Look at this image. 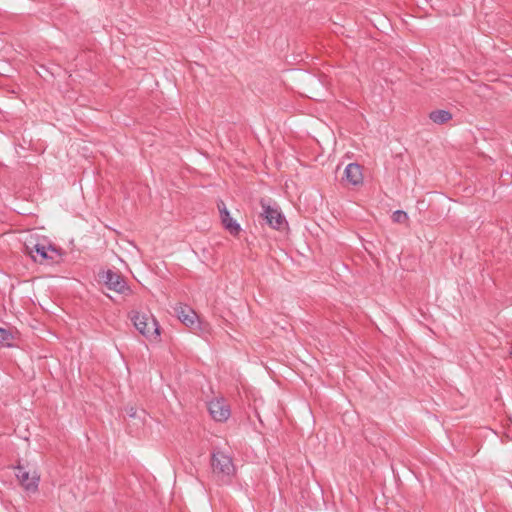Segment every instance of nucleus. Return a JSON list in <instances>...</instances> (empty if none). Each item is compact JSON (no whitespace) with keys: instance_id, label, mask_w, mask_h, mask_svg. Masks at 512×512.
Segmentation results:
<instances>
[{"instance_id":"obj_7","label":"nucleus","mask_w":512,"mask_h":512,"mask_svg":"<svg viewBox=\"0 0 512 512\" xmlns=\"http://www.w3.org/2000/svg\"><path fill=\"white\" fill-rule=\"evenodd\" d=\"M208 409L212 418L223 422L230 417V408L222 398H216L209 402Z\"/></svg>"},{"instance_id":"obj_10","label":"nucleus","mask_w":512,"mask_h":512,"mask_svg":"<svg viewBox=\"0 0 512 512\" xmlns=\"http://www.w3.org/2000/svg\"><path fill=\"white\" fill-rule=\"evenodd\" d=\"M344 179L354 186L361 184L363 182L361 166L357 163L348 164L344 170Z\"/></svg>"},{"instance_id":"obj_1","label":"nucleus","mask_w":512,"mask_h":512,"mask_svg":"<svg viewBox=\"0 0 512 512\" xmlns=\"http://www.w3.org/2000/svg\"><path fill=\"white\" fill-rule=\"evenodd\" d=\"M130 319L139 333L147 340L151 342L159 341L160 327L157 320L151 314L132 311L130 313Z\"/></svg>"},{"instance_id":"obj_11","label":"nucleus","mask_w":512,"mask_h":512,"mask_svg":"<svg viewBox=\"0 0 512 512\" xmlns=\"http://www.w3.org/2000/svg\"><path fill=\"white\" fill-rule=\"evenodd\" d=\"M451 118V113L446 110H436L430 113V119L437 124H444Z\"/></svg>"},{"instance_id":"obj_9","label":"nucleus","mask_w":512,"mask_h":512,"mask_svg":"<svg viewBox=\"0 0 512 512\" xmlns=\"http://www.w3.org/2000/svg\"><path fill=\"white\" fill-rule=\"evenodd\" d=\"M218 209H219L221 221H222V224L224 225V227L232 235H237L241 230L240 225L236 221L233 220V218L230 216V213L227 210L225 204L222 201L218 204Z\"/></svg>"},{"instance_id":"obj_12","label":"nucleus","mask_w":512,"mask_h":512,"mask_svg":"<svg viewBox=\"0 0 512 512\" xmlns=\"http://www.w3.org/2000/svg\"><path fill=\"white\" fill-rule=\"evenodd\" d=\"M12 339L13 336L9 330L0 328V344L10 346V341Z\"/></svg>"},{"instance_id":"obj_4","label":"nucleus","mask_w":512,"mask_h":512,"mask_svg":"<svg viewBox=\"0 0 512 512\" xmlns=\"http://www.w3.org/2000/svg\"><path fill=\"white\" fill-rule=\"evenodd\" d=\"M261 206V216L270 227L281 230L286 226V220L277 207L271 206L265 200H261Z\"/></svg>"},{"instance_id":"obj_13","label":"nucleus","mask_w":512,"mask_h":512,"mask_svg":"<svg viewBox=\"0 0 512 512\" xmlns=\"http://www.w3.org/2000/svg\"><path fill=\"white\" fill-rule=\"evenodd\" d=\"M392 219L396 223H405L408 220V215L402 210H397L393 213Z\"/></svg>"},{"instance_id":"obj_6","label":"nucleus","mask_w":512,"mask_h":512,"mask_svg":"<svg viewBox=\"0 0 512 512\" xmlns=\"http://www.w3.org/2000/svg\"><path fill=\"white\" fill-rule=\"evenodd\" d=\"M16 477L21 484V486L28 492L34 493L38 489L39 476L36 472L32 475L29 471L25 469V467L18 465L16 467Z\"/></svg>"},{"instance_id":"obj_3","label":"nucleus","mask_w":512,"mask_h":512,"mask_svg":"<svg viewBox=\"0 0 512 512\" xmlns=\"http://www.w3.org/2000/svg\"><path fill=\"white\" fill-rule=\"evenodd\" d=\"M25 248L34 261L43 262L44 260H55L59 255L56 248L51 245L34 243L32 240H29L25 244Z\"/></svg>"},{"instance_id":"obj_14","label":"nucleus","mask_w":512,"mask_h":512,"mask_svg":"<svg viewBox=\"0 0 512 512\" xmlns=\"http://www.w3.org/2000/svg\"><path fill=\"white\" fill-rule=\"evenodd\" d=\"M126 412L129 417L135 418L137 416V409L134 407L127 408Z\"/></svg>"},{"instance_id":"obj_2","label":"nucleus","mask_w":512,"mask_h":512,"mask_svg":"<svg viewBox=\"0 0 512 512\" xmlns=\"http://www.w3.org/2000/svg\"><path fill=\"white\" fill-rule=\"evenodd\" d=\"M213 473L224 483H230L235 474V466L232 457L222 451H215L211 456Z\"/></svg>"},{"instance_id":"obj_8","label":"nucleus","mask_w":512,"mask_h":512,"mask_svg":"<svg viewBox=\"0 0 512 512\" xmlns=\"http://www.w3.org/2000/svg\"><path fill=\"white\" fill-rule=\"evenodd\" d=\"M175 313H176L178 319L186 326L200 327V323H198L197 313L189 306L180 304L175 308Z\"/></svg>"},{"instance_id":"obj_5","label":"nucleus","mask_w":512,"mask_h":512,"mask_svg":"<svg viewBox=\"0 0 512 512\" xmlns=\"http://www.w3.org/2000/svg\"><path fill=\"white\" fill-rule=\"evenodd\" d=\"M102 279H103L104 283L106 284V286L110 290H114L115 292L124 294V295L131 293V289L127 285L124 277L117 272H114L112 270H107L103 274Z\"/></svg>"}]
</instances>
